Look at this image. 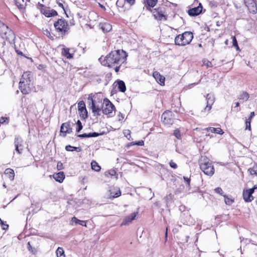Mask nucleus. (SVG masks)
<instances>
[{"mask_svg": "<svg viewBox=\"0 0 257 257\" xmlns=\"http://www.w3.org/2000/svg\"><path fill=\"white\" fill-rule=\"evenodd\" d=\"M127 54L123 50L112 51L105 57H101L99 60L102 65L109 67L121 65L126 60Z\"/></svg>", "mask_w": 257, "mask_h": 257, "instance_id": "obj_1", "label": "nucleus"}, {"mask_svg": "<svg viewBox=\"0 0 257 257\" xmlns=\"http://www.w3.org/2000/svg\"><path fill=\"white\" fill-rule=\"evenodd\" d=\"M31 74L30 72H24L19 82V88L22 93L27 94L31 92Z\"/></svg>", "mask_w": 257, "mask_h": 257, "instance_id": "obj_2", "label": "nucleus"}, {"mask_svg": "<svg viewBox=\"0 0 257 257\" xmlns=\"http://www.w3.org/2000/svg\"><path fill=\"white\" fill-rule=\"evenodd\" d=\"M193 38V34L190 32H185L178 35L175 39V43L178 46H185L190 43Z\"/></svg>", "mask_w": 257, "mask_h": 257, "instance_id": "obj_3", "label": "nucleus"}, {"mask_svg": "<svg viewBox=\"0 0 257 257\" xmlns=\"http://www.w3.org/2000/svg\"><path fill=\"white\" fill-rule=\"evenodd\" d=\"M201 170L205 174L212 176L214 173V168L212 163L207 159H204L200 165Z\"/></svg>", "mask_w": 257, "mask_h": 257, "instance_id": "obj_4", "label": "nucleus"}, {"mask_svg": "<svg viewBox=\"0 0 257 257\" xmlns=\"http://www.w3.org/2000/svg\"><path fill=\"white\" fill-rule=\"evenodd\" d=\"M0 34L2 37L6 39H10L14 37L12 31L8 27L0 21Z\"/></svg>", "mask_w": 257, "mask_h": 257, "instance_id": "obj_5", "label": "nucleus"}, {"mask_svg": "<svg viewBox=\"0 0 257 257\" xmlns=\"http://www.w3.org/2000/svg\"><path fill=\"white\" fill-rule=\"evenodd\" d=\"M54 27L56 30L62 33H65L69 29L67 22L65 20L62 19H59L54 23Z\"/></svg>", "mask_w": 257, "mask_h": 257, "instance_id": "obj_6", "label": "nucleus"}, {"mask_svg": "<svg viewBox=\"0 0 257 257\" xmlns=\"http://www.w3.org/2000/svg\"><path fill=\"white\" fill-rule=\"evenodd\" d=\"M114 109V106L107 99L105 98L103 100L102 112L104 114H110L112 113Z\"/></svg>", "mask_w": 257, "mask_h": 257, "instance_id": "obj_7", "label": "nucleus"}, {"mask_svg": "<svg viewBox=\"0 0 257 257\" xmlns=\"http://www.w3.org/2000/svg\"><path fill=\"white\" fill-rule=\"evenodd\" d=\"M162 121L165 124H171L173 123V113L170 111L164 112L161 116Z\"/></svg>", "mask_w": 257, "mask_h": 257, "instance_id": "obj_8", "label": "nucleus"}, {"mask_svg": "<svg viewBox=\"0 0 257 257\" xmlns=\"http://www.w3.org/2000/svg\"><path fill=\"white\" fill-rule=\"evenodd\" d=\"M87 103L90 106L93 113H96L97 115L99 114L100 108L99 106L95 104V100L93 99L92 94H89L87 98Z\"/></svg>", "mask_w": 257, "mask_h": 257, "instance_id": "obj_9", "label": "nucleus"}, {"mask_svg": "<svg viewBox=\"0 0 257 257\" xmlns=\"http://www.w3.org/2000/svg\"><path fill=\"white\" fill-rule=\"evenodd\" d=\"M257 187L254 186L253 188L251 189H249L246 190H244L243 192V198L245 202H250L251 201L253 197L252 195L253 193L254 189H256Z\"/></svg>", "mask_w": 257, "mask_h": 257, "instance_id": "obj_10", "label": "nucleus"}, {"mask_svg": "<svg viewBox=\"0 0 257 257\" xmlns=\"http://www.w3.org/2000/svg\"><path fill=\"white\" fill-rule=\"evenodd\" d=\"M15 150L20 154L24 148V143L22 139L19 136H17L15 139Z\"/></svg>", "mask_w": 257, "mask_h": 257, "instance_id": "obj_11", "label": "nucleus"}, {"mask_svg": "<svg viewBox=\"0 0 257 257\" xmlns=\"http://www.w3.org/2000/svg\"><path fill=\"white\" fill-rule=\"evenodd\" d=\"M72 132L70 122H65L62 124L60 128V135L65 137L67 134H70Z\"/></svg>", "mask_w": 257, "mask_h": 257, "instance_id": "obj_12", "label": "nucleus"}, {"mask_svg": "<svg viewBox=\"0 0 257 257\" xmlns=\"http://www.w3.org/2000/svg\"><path fill=\"white\" fill-rule=\"evenodd\" d=\"M206 100L207 105L204 109V111L208 113L211 110L212 105L214 102V98L212 95L207 94L206 95Z\"/></svg>", "mask_w": 257, "mask_h": 257, "instance_id": "obj_13", "label": "nucleus"}, {"mask_svg": "<svg viewBox=\"0 0 257 257\" xmlns=\"http://www.w3.org/2000/svg\"><path fill=\"white\" fill-rule=\"evenodd\" d=\"M78 109L80 116L85 118L87 117V111L86 109L85 104L83 101H80L78 104Z\"/></svg>", "mask_w": 257, "mask_h": 257, "instance_id": "obj_14", "label": "nucleus"}, {"mask_svg": "<svg viewBox=\"0 0 257 257\" xmlns=\"http://www.w3.org/2000/svg\"><path fill=\"white\" fill-rule=\"evenodd\" d=\"M244 2L250 13L255 14L257 12L256 5L254 0H245Z\"/></svg>", "mask_w": 257, "mask_h": 257, "instance_id": "obj_15", "label": "nucleus"}, {"mask_svg": "<svg viewBox=\"0 0 257 257\" xmlns=\"http://www.w3.org/2000/svg\"><path fill=\"white\" fill-rule=\"evenodd\" d=\"M138 212H135L130 215L126 216L123 219L122 222L121 224V226L122 225H128L130 224L132 222L136 219V216L138 215Z\"/></svg>", "mask_w": 257, "mask_h": 257, "instance_id": "obj_16", "label": "nucleus"}, {"mask_svg": "<svg viewBox=\"0 0 257 257\" xmlns=\"http://www.w3.org/2000/svg\"><path fill=\"white\" fill-rule=\"evenodd\" d=\"M40 11L41 13L47 17H51L57 15V13L56 11L50 9L49 8H42L40 9Z\"/></svg>", "mask_w": 257, "mask_h": 257, "instance_id": "obj_17", "label": "nucleus"}, {"mask_svg": "<svg viewBox=\"0 0 257 257\" xmlns=\"http://www.w3.org/2000/svg\"><path fill=\"white\" fill-rule=\"evenodd\" d=\"M202 10V7L200 3L198 7L190 9L188 11V14L191 16H197L201 13Z\"/></svg>", "mask_w": 257, "mask_h": 257, "instance_id": "obj_18", "label": "nucleus"}, {"mask_svg": "<svg viewBox=\"0 0 257 257\" xmlns=\"http://www.w3.org/2000/svg\"><path fill=\"white\" fill-rule=\"evenodd\" d=\"M62 55L67 59H71L73 57L74 51L67 48H64L61 51Z\"/></svg>", "mask_w": 257, "mask_h": 257, "instance_id": "obj_19", "label": "nucleus"}, {"mask_svg": "<svg viewBox=\"0 0 257 257\" xmlns=\"http://www.w3.org/2000/svg\"><path fill=\"white\" fill-rule=\"evenodd\" d=\"M153 77L156 79L157 82L159 83L161 85H165V77L161 75L159 72L155 71L153 73Z\"/></svg>", "mask_w": 257, "mask_h": 257, "instance_id": "obj_20", "label": "nucleus"}, {"mask_svg": "<svg viewBox=\"0 0 257 257\" xmlns=\"http://www.w3.org/2000/svg\"><path fill=\"white\" fill-rule=\"evenodd\" d=\"M153 14L156 19L159 20H166L165 16L161 11L158 10L154 9L153 11Z\"/></svg>", "mask_w": 257, "mask_h": 257, "instance_id": "obj_21", "label": "nucleus"}, {"mask_svg": "<svg viewBox=\"0 0 257 257\" xmlns=\"http://www.w3.org/2000/svg\"><path fill=\"white\" fill-rule=\"evenodd\" d=\"M121 195V191L119 189H114L113 190H109V196L108 197L109 199H113L118 197Z\"/></svg>", "mask_w": 257, "mask_h": 257, "instance_id": "obj_22", "label": "nucleus"}, {"mask_svg": "<svg viewBox=\"0 0 257 257\" xmlns=\"http://www.w3.org/2000/svg\"><path fill=\"white\" fill-rule=\"evenodd\" d=\"M53 177L56 181L60 183L62 182L65 178V175L62 172L54 174Z\"/></svg>", "mask_w": 257, "mask_h": 257, "instance_id": "obj_23", "label": "nucleus"}, {"mask_svg": "<svg viewBox=\"0 0 257 257\" xmlns=\"http://www.w3.org/2000/svg\"><path fill=\"white\" fill-rule=\"evenodd\" d=\"M205 130L210 132L211 133H215L217 134L222 135L223 134V131L219 127L215 128L213 127H207L205 128Z\"/></svg>", "mask_w": 257, "mask_h": 257, "instance_id": "obj_24", "label": "nucleus"}, {"mask_svg": "<svg viewBox=\"0 0 257 257\" xmlns=\"http://www.w3.org/2000/svg\"><path fill=\"white\" fill-rule=\"evenodd\" d=\"M5 174L9 177L11 181H13L15 178V173L13 169L10 168L6 169L5 171Z\"/></svg>", "mask_w": 257, "mask_h": 257, "instance_id": "obj_25", "label": "nucleus"}, {"mask_svg": "<svg viewBox=\"0 0 257 257\" xmlns=\"http://www.w3.org/2000/svg\"><path fill=\"white\" fill-rule=\"evenodd\" d=\"M249 97L248 93L246 92H242L238 96V99L242 102L246 101Z\"/></svg>", "mask_w": 257, "mask_h": 257, "instance_id": "obj_26", "label": "nucleus"}, {"mask_svg": "<svg viewBox=\"0 0 257 257\" xmlns=\"http://www.w3.org/2000/svg\"><path fill=\"white\" fill-rule=\"evenodd\" d=\"M101 28L104 32H108L111 30L112 26L110 24L105 23L101 24Z\"/></svg>", "mask_w": 257, "mask_h": 257, "instance_id": "obj_27", "label": "nucleus"}, {"mask_svg": "<svg viewBox=\"0 0 257 257\" xmlns=\"http://www.w3.org/2000/svg\"><path fill=\"white\" fill-rule=\"evenodd\" d=\"M118 89L121 92H124L126 90V87L124 82L123 81L119 80L117 81Z\"/></svg>", "mask_w": 257, "mask_h": 257, "instance_id": "obj_28", "label": "nucleus"}, {"mask_svg": "<svg viewBox=\"0 0 257 257\" xmlns=\"http://www.w3.org/2000/svg\"><path fill=\"white\" fill-rule=\"evenodd\" d=\"M157 2L158 0H144V3L146 5L150 8L154 7L156 5Z\"/></svg>", "mask_w": 257, "mask_h": 257, "instance_id": "obj_29", "label": "nucleus"}, {"mask_svg": "<svg viewBox=\"0 0 257 257\" xmlns=\"http://www.w3.org/2000/svg\"><path fill=\"white\" fill-rule=\"evenodd\" d=\"M71 222L72 223L74 222L76 224H79L82 226H86V222L85 221H82L78 219L75 217H73L71 219Z\"/></svg>", "mask_w": 257, "mask_h": 257, "instance_id": "obj_30", "label": "nucleus"}, {"mask_svg": "<svg viewBox=\"0 0 257 257\" xmlns=\"http://www.w3.org/2000/svg\"><path fill=\"white\" fill-rule=\"evenodd\" d=\"M56 253L57 257H65L64 251L62 247H59L56 251Z\"/></svg>", "mask_w": 257, "mask_h": 257, "instance_id": "obj_31", "label": "nucleus"}, {"mask_svg": "<svg viewBox=\"0 0 257 257\" xmlns=\"http://www.w3.org/2000/svg\"><path fill=\"white\" fill-rule=\"evenodd\" d=\"M91 165L92 169L96 172L99 171L101 169L100 167L95 161H92L91 163Z\"/></svg>", "mask_w": 257, "mask_h": 257, "instance_id": "obj_32", "label": "nucleus"}, {"mask_svg": "<svg viewBox=\"0 0 257 257\" xmlns=\"http://www.w3.org/2000/svg\"><path fill=\"white\" fill-rule=\"evenodd\" d=\"M224 201L226 204L230 205L234 202V200L232 198L228 197L225 195H224Z\"/></svg>", "mask_w": 257, "mask_h": 257, "instance_id": "obj_33", "label": "nucleus"}, {"mask_svg": "<svg viewBox=\"0 0 257 257\" xmlns=\"http://www.w3.org/2000/svg\"><path fill=\"white\" fill-rule=\"evenodd\" d=\"M248 171L251 175H257V165L254 166L252 168L249 169Z\"/></svg>", "mask_w": 257, "mask_h": 257, "instance_id": "obj_34", "label": "nucleus"}, {"mask_svg": "<svg viewBox=\"0 0 257 257\" xmlns=\"http://www.w3.org/2000/svg\"><path fill=\"white\" fill-rule=\"evenodd\" d=\"M203 64L204 65L206 66L207 67H212L213 66L212 63L207 59L203 60Z\"/></svg>", "mask_w": 257, "mask_h": 257, "instance_id": "obj_35", "label": "nucleus"}, {"mask_svg": "<svg viewBox=\"0 0 257 257\" xmlns=\"http://www.w3.org/2000/svg\"><path fill=\"white\" fill-rule=\"evenodd\" d=\"M232 45L233 46L236 48L237 50L239 49V47L237 44V42L235 36L232 37Z\"/></svg>", "mask_w": 257, "mask_h": 257, "instance_id": "obj_36", "label": "nucleus"}, {"mask_svg": "<svg viewBox=\"0 0 257 257\" xmlns=\"http://www.w3.org/2000/svg\"><path fill=\"white\" fill-rule=\"evenodd\" d=\"M76 124L77 125V128H76V131L77 132H79L82 129V125L81 121L79 120H78Z\"/></svg>", "mask_w": 257, "mask_h": 257, "instance_id": "obj_37", "label": "nucleus"}, {"mask_svg": "<svg viewBox=\"0 0 257 257\" xmlns=\"http://www.w3.org/2000/svg\"><path fill=\"white\" fill-rule=\"evenodd\" d=\"M174 135L178 139H181V135L180 131L178 130H176L174 131Z\"/></svg>", "mask_w": 257, "mask_h": 257, "instance_id": "obj_38", "label": "nucleus"}, {"mask_svg": "<svg viewBox=\"0 0 257 257\" xmlns=\"http://www.w3.org/2000/svg\"><path fill=\"white\" fill-rule=\"evenodd\" d=\"M123 134L126 138L130 140L131 138V131L128 130H125L123 131Z\"/></svg>", "mask_w": 257, "mask_h": 257, "instance_id": "obj_39", "label": "nucleus"}, {"mask_svg": "<svg viewBox=\"0 0 257 257\" xmlns=\"http://www.w3.org/2000/svg\"><path fill=\"white\" fill-rule=\"evenodd\" d=\"M65 149L67 151H73L76 149V148L72 147L70 145L66 146Z\"/></svg>", "mask_w": 257, "mask_h": 257, "instance_id": "obj_40", "label": "nucleus"}, {"mask_svg": "<svg viewBox=\"0 0 257 257\" xmlns=\"http://www.w3.org/2000/svg\"><path fill=\"white\" fill-rule=\"evenodd\" d=\"M133 145H138L143 146L144 145V142L143 141H140L137 142H133L132 143Z\"/></svg>", "mask_w": 257, "mask_h": 257, "instance_id": "obj_41", "label": "nucleus"}, {"mask_svg": "<svg viewBox=\"0 0 257 257\" xmlns=\"http://www.w3.org/2000/svg\"><path fill=\"white\" fill-rule=\"evenodd\" d=\"M104 133L98 134L97 133H89V136L90 137H96L100 135H103Z\"/></svg>", "mask_w": 257, "mask_h": 257, "instance_id": "obj_42", "label": "nucleus"}, {"mask_svg": "<svg viewBox=\"0 0 257 257\" xmlns=\"http://www.w3.org/2000/svg\"><path fill=\"white\" fill-rule=\"evenodd\" d=\"M169 165L171 168H172L174 169H175L177 168V164L175 162H174L173 161H171L169 162Z\"/></svg>", "mask_w": 257, "mask_h": 257, "instance_id": "obj_43", "label": "nucleus"}, {"mask_svg": "<svg viewBox=\"0 0 257 257\" xmlns=\"http://www.w3.org/2000/svg\"><path fill=\"white\" fill-rule=\"evenodd\" d=\"M214 191L219 194L222 195L223 191L220 187H217L214 189Z\"/></svg>", "mask_w": 257, "mask_h": 257, "instance_id": "obj_44", "label": "nucleus"}, {"mask_svg": "<svg viewBox=\"0 0 257 257\" xmlns=\"http://www.w3.org/2000/svg\"><path fill=\"white\" fill-rule=\"evenodd\" d=\"M250 120H248L247 119L246 120V121H245V125H246V127H245V129L247 130H250Z\"/></svg>", "mask_w": 257, "mask_h": 257, "instance_id": "obj_45", "label": "nucleus"}, {"mask_svg": "<svg viewBox=\"0 0 257 257\" xmlns=\"http://www.w3.org/2000/svg\"><path fill=\"white\" fill-rule=\"evenodd\" d=\"M79 138H90L89 133V134H83L81 135H79L78 136Z\"/></svg>", "mask_w": 257, "mask_h": 257, "instance_id": "obj_46", "label": "nucleus"}, {"mask_svg": "<svg viewBox=\"0 0 257 257\" xmlns=\"http://www.w3.org/2000/svg\"><path fill=\"white\" fill-rule=\"evenodd\" d=\"M57 167L58 170H60L63 169V164L61 162H59L57 163Z\"/></svg>", "mask_w": 257, "mask_h": 257, "instance_id": "obj_47", "label": "nucleus"}, {"mask_svg": "<svg viewBox=\"0 0 257 257\" xmlns=\"http://www.w3.org/2000/svg\"><path fill=\"white\" fill-rule=\"evenodd\" d=\"M7 117H2L0 118V123H4V122H5L6 121V120H7Z\"/></svg>", "mask_w": 257, "mask_h": 257, "instance_id": "obj_48", "label": "nucleus"}, {"mask_svg": "<svg viewBox=\"0 0 257 257\" xmlns=\"http://www.w3.org/2000/svg\"><path fill=\"white\" fill-rule=\"evenodd\" d=\"M2 224V228L4 230H6L9 227V225L8 224H4V222H3V224Z\"/></svg>", "mask_w": 257, "mask_h": 257, "instance_id": "obj_49", "label": "nucleus"}, {"mask_svg": "<svg viewBox=\"0 0 257 257\" xmlns=\"http://www.w3.org/2000/svg\"><path fill=\"white\" fill-rule=\"evenodd\" d=\"M254 116V112L253 111V112H251L250 114V116L248 118L247 120H250V121H251V119L252 118V117Z\"/></svg>", "mask_w": 257, "mask_h": 257, "instance_id": "obj_50", "label": "nucleus"}, {"mask_svg": "<svg viewBox=\"0 0 257 257\" xmlns=\"http://www.w3.org/2000/svg\"><path fill=\"white\" fill-rule=\"evenodd\" d=\"M125 1L131 5H134L135 3V0H125Z\"/></svg>", "mask_w": 257, "mask_h": 257, "instance_id": "obj_51", "label": "nucleus"}, {"mask_svg": "<svg viewBox=\"0 0 257 257\" xmlns=\"http://www.w3.org/2000/svg\"><path fill=\"white\" fill-rule=\"evenodd\" d=\"M16 5H17V7L19 9H22L23 8V5L20 4L17 1H16Z\"/></svg>", "mask_w": 257, "mask_h": 257, "instance_id": "obj_52", "label": "nucleus"}, {"mask_svg": "<svg viewBox=\"0 0 257 257\" xmlns=\"http://www.w3.org/2000/svg\"><path fill=\"white\" fill-rule=\"evenodd\" d=\"M120 66V65H115L114 66H115V71L116 72H117L119 71Z\"/></svg>", "mask_w": 257, "mask_h": 257, "instance_id": "obj_53", "label": "nucleus"}, {"mask_svg": "<svg viewBox=\"0 0 257 257\" xmlns=\"http://www.w3.org/2000/svg\"><path fill=\"white\" fill-rule=\"evenodd\" d=\"M184 180L187 183L188 185L190 184V179L187 177H184Z\"/></svg>", "mask_w": 257, "mask_h": 257, "instance_id": "obj_54", "label": "nucleus"}, {"mask_svg": "<svg viewBox=\"0 0 257 257\" xmlns=\"http://www.w3.org/2000/svg\"><path fill=\"white\" fill-rule=\"evenodd\" d=\"M109 173L110 175L113 176L115 174V172L114 170H111Z\"/></svg>", "mask_w": 257, "mask_h": 257, "instance_id": "obj_55", "label": "nucleus"}, {"mask_svg": "<svg viewBox=\"0 0 257 257\" xmlns=\"http://www.w3.org/2000/svg\"><path fill=\"white\" fill-rule=\"evenodd\" d=\"M28 249H29V250H31L32 249V247L31 245H30V243L29 242L28 243Z\"/></svg>", "mask_w": 257, "mask_h": 257, "instance_id": "obj_56", "label": "nucleus"}, {"mask_svg": "<svg viewBox=\"0 0 257 257\" xmlns=\"http://www.w3.org/2000/svg\"><path fill=\"white\" fill-rule=\"evenodd\" d=\"M58 5L59 7H60L61 8H62L63 9H64V7H63V5L62 4L60 3H58Z\"/></svg>", "mask_w": 257, "mask_h": 257, "instance_id": "obj_57", "label": "nucleus"}, {"mask_svg": "<svg viewBox=\"0 0 257 257\" xmlns=\"http://www.w3.org/2000/svg\"><path fill=\"white\" fill-rule=\"evenodd\" d=\"M239 102H236L235 103V107H238L239 106Z\"/></svg>", "mask_w": 257, "mask_h": 257, "instance_id": "obj_58", "label": "nucleus"}, {"mask_svg": "<svg viewBox=\"0 0 257 257\" xmlns=\"http://www.w3.org/2000/svg\"><path fill=\"white\" fill-rule=\"evenodd\" d=\"M228 40H226L225 41V45H228Z\"/></svg>", "mask_w": 257, "mask_h": 257, "instance_id": "obj_59", "label": "nucleus"}, {"mask_svg": "<svg viewBox=\"0 0 257 257\" xmlns=\"http://www.w3.org/2000/svg\"><path fill=\"white\" fill-rule=\"evenodd\" d=\"M166 239H167V228L166 229Z\"/></svg>", "mask_w": 257, "mask_h": 257, "instance_id": "obj_60", "label": "nucleus"}, {"mask_svg": "<svg viewBox=\"0 0 257 257\" xmlns=\"http://www.w3.org/2000/svg\"><path fill=\"white\" fill-rule=\"evenodd\" d=\"M3 221H2V220L0 218V224H3Z\"/></svg>", "mask_w": 257, "mask_h": 257, "instance_id": "obj_61", "label": "nucleus"}, {"mask_svg": "<svg viewBox=\"0 0 257 257\" xmlns=\"http://www.w3.org/2000/svg\"><path fill=\"white\" fill-rule=\"evenodd\" d=\"M40 6L42 7H44V5H40Z\"/></svg>", "mask_w": 257, "mask_h": 257, "instance_id": "obj_62", "label": "nucleus"}, {"mask_svg": "<svg viewBox=\"0 0 257 257\" xmlns=\"http://www.w3.org/2000/svg\"><path fill=\"white\" fill-rule=\"evenodd\" d=\"M100 7H101V8H104V7H103L102 5H101V6H100Z\"/></svg>", "mask_w": 257, "mask_h": 257, "instance_id": "obj_63", "label": "nucleus"}, {"mask_svg": "<svg viewBox=\"0 0 257 257\" xmlns=\"http://www.w3.org/2000/svg\"><path fill=\"white\" fill-rule=\"evenodd\" d=\"M3 186H4V187H6V185H5V184H4V185H3Z\"/></svg>", "mask_w": 257, "mask_h": 257, "instance_id": "obj_64", "label": "nucleus"}]
</instances>
